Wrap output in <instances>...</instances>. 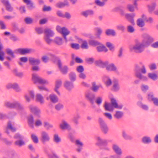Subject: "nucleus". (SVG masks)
I'll return each instance as SVG.
<instances>
[{
	"label": "nucleus",
	"mask_w": 158,
	"mask_h": 158,
	"mask_svg": "<svg viewBox=\"0 0 158 158\" xmlns=\"http://www.w3.org/2000/svg\"><path fill=\"white\" fill-rule=\"evenodd\" d=\"M144 41H136L134 44L131 45L129 49L131 51L140 53L143 52L146 47Z\"/></svg>",
	"instance_id": "f257e3e1"
},
{
	"label": "nucleus",
	"mask_w": 158,
	"mask_h": 158,
	"mask_svg": "<svg viewBox=\"0 0 158 158\" xmlns=\"http://www.w3.org/2000/svg\"><path fill=\"white\" fill-rule=\"evenodd\" d=\"M110 102L109 103V111H113L115 109H121L123 105L122 103H118L116 99L113 98H110Z\"/></svg>",
	"instance_id": "f03ea898"
},
{
	"label": "nucleus",
	"mask_w": 158,
	"mask_h": 158,
	"mask_svg": "<svg viewBox=\"0 0 158 158\" xmlns=\"http://www.w3.org/2000/svg\"><path fill=\"white\" fill-rule=\"evenodd\" d=\"M54 33L51 29L47 28L45 31V36L44 39L45 41L48 44L52 42L53 40L50 38V37L53 36Z\"/></svg>",
	"instance_id": "7ed1b4c3"
},
{
	"label": "nucleus",
	"mask_w": 158,
	"mask_h": 158,
	"mask_svg": "<svg viewBox=\"0 0 158 158\" xmlns=\"http://www.w3.org/2000/svg\"><path fill=\"white\" fill-rule=\"evenodd\" d=\"M56 30L57 31L62 34L64 36L66 42H67L66 36L70 33V31L65 27H62L59 26H57L56 27Z\"/></svg>",
	"instance_id": "20e7f679"
},
{
	"label": "nucleus",
	"mask_w": 158,
	"mask_h": 158,
	"mask_svg": "<svg viewBox=\"0 0 158 158\" xmlns=\"http://www.w3.org/2000/svg\"><path fill=\"white\" fill-rule=\"evenodd\" d=\"M75 39L81 44V48L84 49H87L88 48V45L86 40L82 39L77 36H75Z\"/></svg>",
	"instance_id": "39448f33"
},
{
	"label": "nucleus",
	"mask_w": 158,
	"mask_h": 158,
	"mask_svg": "<svg viewBox=\"0 0 158 158\" xmlns=\"http://www.w3.org/2000/svg\"><path fill=\"white\" fill-rule=\"evenodd\" d=\"M59 127L60 129L63 130H67L69 131L72 129L70 125L64 119L61 120L59 124Z\"/></svg>",
	"instance_id": "423d86ee"
},
{
	"label": "nucleus",
	"mask_w": 158,
	"mask_h": 158,
	"mask_svg": "<svg viewBox=\"0 0 158 158\" xmlns=\"http://www.w3.org/2000/svg\"><path fill=\"white\" fill-rule=\"evenodd\" d=\"M147 18L145 15H142L140 18H138L136 21L137 25L140 27H143L145 25L144 21L146 20Z\"/></svg>",
	"instance_id": "0eeeda50"
},
{
	"label": "nucleus",
	"mask_w": 158,
	"mask_h": 158,
	"mask_svg": "<svg viewBox=\"0 0 158 158\" xmlns=\"http://www.w3.org/2000/svg\"><path fill=\"white\" fill-rule=\"evenodd\" d=\"M5 104L8 107H15L19 111L22 110L23 108V106L17 102L11 103L8 102H6Z\"/></svg>",
	"instance_id": "6e6552de"
},
{
	"label": "nucleus",
	"mask_w": 158,
	"mask_h": 158,
	"mask_svg": "<svg viewBox=\"0 0 158 158\" xmlns=\"http://www.w3.org/2000/svg\"><path fill=\"white\" fill-rule=\"evenodd\" d=\"M143 37L144 39L143 41H145L146 47L149 45L154 41L153 38L148 34H144Z\"/></svg>",
	"instance_id": "1a4fd4ad"
},
{
	"label": "nucleus",
	"mask_w": 158,
	"mask_h": 158,
	"mask_svg": "<svg viewBox=\"0 0 158 158\" xmlns=\"http://www.w3.org/2000/svg\"><path fill=\"white\" fill-rule=\"evenodd\" d=\"M29 108L31 111L34 113L36 118H38L40 117V111L39 108L32 106H30Z\"/></svg>",
	"instance_id": "9d476101"
},
{
	"label": "nucleus",
	"mask_w": 158,
	"mask_h": 158,
	"mask_svg": "<svg viewBox=\"0 0 158 158\" xmlns=\"http://www.w3.org/2000/svg\"><path fill=\"white\" fill-rule=\"evenodd\" d=\"M31 50L27 48H20L15 50V52L16 54L25 55L30 53Z\"/></svg>",
	"instance_id": "9b49d317"
},
{
	"label": "nucleus",
	"mask_w": 158,
	"mask_h": 158,
	"mask_svg": "<svg viewBox=\"0 0 158 158\" xmlns=\"http://www.w3.org/2000/svg\"><path fill=\"white\" fill-rule=\"evenodd\" d=\"M15 124L14 122L9 121L8 122L7 127L6 128L5 132L8 133V129H10L11 131H16V129L15 127Z\"/></svg>",
	"instance_id": "f8f14e48"
},
{
	"label": "nucleus",
	"mask_w": 158,
	"mask_h": 158,
	"mask_svg": "<svg viewBox=\"0 0 158 158\" xmlns=\"http://www.w3.org/2000/svg\"><path fill=\"white\" fill-rule=\"evenodd\" d=\"M58 65L60 70L62 73L65 74L67 73L69 69L67 66L65 65L62 66L61 63L59 60L58 61Z\"/></svg>",
	"instance_id": "ddd939ff"
},
{
	"label": "nucleus",
	"mask_w": 158,
	"mask_h": 158,
	"mask_svg": "<svg viewBox=\"0 0 158 158\" xmlns=\"http://www.w3.org/2000/svg\"><path fill=\"white\" fill-rule=\"evenodd\" d=\"M34 92L33 90H30L28 91V93L25 94V98L26 101L29 102L31 98H34Z\"/></svg>",
	"instance_id": "4468645a"
},
{
	"label": "nucleus",
	"mask_w": 158,
	"mask_h": 158,
	"mask_svg": "<svg viewBox=\"0 0 158 158\" xmlns=\"http://www.w3.org/2000/svg\"><path fill=\"white\" fill-rule=\"evenodd\" d=\"M6 52L7 54L9 55L6 57L8 60H11L15 58V56L14 52L10 48H7L6 50Z\"/></svg>",
	"instance_id": "2eb2a0df"
},
{
	"label": "nucleus",
	"mask_w": 158,
	"mask_h": 158,
	"mask_svg": "<svg viewBox=\"0 0 158 158\" xmlns=\"http://www.w3.org/2000/svg\"><path fill=\"white\" fill-rule=\"evenodd\" d=\"M62 83V81L60 80H57L55 82L54 90L58 95H60L59 89Z\"/></svg>",
	"instance_id": "dca6fc26"
},
{
	"label": "nucleus",
	"mask_w": 158,
	"mask_h": 158,
	"mask_svg": "<svg viewBox=\"0 0 158 158\" xmlns=\"http://www.w3.org/2000/svg\"><path fill=\"white\" fill-rule=\"evenodd\" d=\"M46 99L48 100H50L53 103H56L58 101V99L57 96L54 94H51L49 96L46 97Z\"/></svg>",
	"instance_id": "f3484780"
},
{
	"label": "nucleus",
	"mask_w": 158,
	"mask_h": 158,
	"mask_svg": "<svg viewBox=\"0 0 158 158\" xmlns=\"http://www.w3.org/2000/svg\"><path fill=\"white\" fill-rule=\"evenodd\" d=\"M120 89V87L118 81H114L113 83V85L111 88V90L113 92H118Z\"/></svg>",
	"instance_id": "a211bd4d"
},
{
	"label": "nucleus",
	"mask_w": 158,
	"mask_h": 158,
	"mask_svg": "<svg viewBox=\"0 0 158 158\" xmlns=\"http://www.w3.org/2000/svg\"><path fill=\"white\" fill-rule=\"evenodd\" d=\"M135 75L140 80H147V78L142 75L141 73L139 71L138 66H136L135 69Z\"/></svg>",
	"instance_id": "6ab92c4d"
},
{
	"label": "nucleus",
	"mask_w": 158,
	"mask_h": 158,
	"mask_svg": "<svg viewBox=\"0 0 158 158\" xmlns=\"http://www.w3.org/2000/svg\"><path fill=\"white\" fill-rule=\"evenodd\" d=\"M135 14L133 13L132 14H126L125 15V17L133 25L135 24L133 18L135 17Z\"/></svg>",
	"instance_id": "aec40b11"
},
{
	"label": "nucleus",
	"mask_w": 158,
	"mask_h": 158,
	"mask_svg": "<svg viewBox=\"0 0 158 158\" xmlns=\"http://www.w3.org/2000/svg\"><path fill=\"white\" fill-rule=\"evenodd\" d=\"M107 143L105 140H102V139H98L96 144L100 148H104L107 145Z\"/></svg>",
	"instance_id": "412c9836"
},
{
	"label": "nucleus",
	"mask_w": 158,
	"mask_h": 158,
	"mask_svg": "<svg viewBox=\"0 0 158 158\" xmlns=\"http://www.w3.org/2000/svg\"><path fill=\"white\" fill-rule=\"evenodd\" d=\"M148 98L149 100L152 101L155 105L158 106V98L154 97L152 94H148Z\"/></svg>",
	"instance_id": "4be33fe9"
},
{
	"label": "nucleus",
	"mask_w": 158,
	"mask_h": 158,
	"mask_svg": "<svg viewBox=\"0 0 158 158\" xmlns=\"http://www.w3.org/2000/svg\"><path fill=\"white\" fill-rule=\"evenodd\" d=\"M36 101L41 104L44 103L45 100L43 96L40 94H37L36 95Z\"/></svg>",
	"instance_id": "5701e85b"
},
{
	"label": "nucleus",
	"mask_w": 158,
	"mask_h": 158,
	"mask_svg": "<svg viewBox=\"0 0 158 158\" xmlns=\"http://www.w3.org/2000/svg\"><path fill=\"white\" fill-rule=\"evenodd\" d=\"M112 148L116 154L119 155L122 154L121 149L117 145L115 144H113L112 146Z\"/></svg>",
	"instance_id": "b1692460"
},
{
	"label": "nucleus",
	"mask_w": 158,
	"mask_h": 158,
	"mask_svg": "<svg viewBox=\"0 0 158 158\" xmlns=\"http://www.w3.org/2000/svg\"><path fill=\"white\" fill-rule=\"evenodd\" d=\"M28 60L30 63L32 65L39 64L40 61L39 59H35L32 57H29Z\"/></svg>",
	"instance_id": "393cba45"
},
{
	"label": "nucleus",
	"mask_w": 158,
	"mask_h": 158,
	"mask_svg": "<svg viewBox=\"0 0 158 158\" xmlns=\"http://www.w3.org/2000/svg\"><path fill=\"white\" fill-rule=\"evenodd\" d=\"M97 49L98 52H107L108 51V49L103 44L99 43V44L97 47Z\"/></svg>",
	"instance_id": "a878e982"
},
{
	"label": "nucleus",
	"mask_w": 158,
	"mask_h": 158,
	"mask_svg": "<svg viewBox=\"0 0 158 158\" xmlns=\"http://www.w3.org/2000/svg\"><path fill=\"white\" fill-rule=\"evenodd\" d=\"M148 77L153 81H156L158 78V76L156 74L154 73H149L148 74Z\"/></svg>",
	"instance_id": "bb28decb"
},
{
	"label": "nucleus",
	"mask_w": 158,
	"mask_h": 158,
	"mask_svg": "<svg viewBox=\"0 0 158 158\" xmlns=\"http://www.w3.org/2000/svg\"><path fill=\"white\" fill-rule=\"evenodd\" d=\"M64 87L69 90L71 89L73 87V84L68 81H66L64 82Z\"/></svg>",
	"instance_id": "cd10ccee"
},
{
	"label": "nucleus",
	"mask_w": 158,
	"mask_h": 158,
	"mask_svg": "<svg viewBox=\"0 0 158 158\" xmlns=\"http://www.w3.org/2000/svg\"><path fill=\"white\" fill-rule=\"evenodd\" d=\"M40 77L37 74H33L32 75V80L35 83H38Z\"/></svg>",
	"instance_id": "c85d7f7f"
},
{
	"label": "nucleus",
	"mask_w": 158,
	"mask_h": 158,
	"mask_svg": "<svg viewBox=\"0 0 158 158\" xmlns=\"http://www.w3.org/2000/svg\"><path fill=\"white\" fill-rule=\"evenodd\" d=\"M93 11L91 10H87L82 11L81 14L83 16L87 17L89 15H91L93 14Z\"/></svg>",
	"instance_id": "c756f323"
},
{
	"label": "nucleus",
	"mask_w": 158,
	"mask_h": 158,
	"mask_svg": "<svg viewBox=\"0 0 158 158\" xmlns=\"http://www.w3.org/2000/svg\"><path fill=\"white\" fill-rule=\"evenodd\" d=\"M28 60V59L26 57H22L19 58V64L20 65L23 64V63H26Z\"/></svg>",
	"instance_id": "7c9ffc66"
},
{
	"label": "nucleus",
	"mask_w": 158,
	"mask_h": 158,
	"mask_svg": "<svg viewBox=\"0 0 158 158\" xmlns=\"http://www.w3.org/2000/svg\"><path fill=\"white\" fill-rule=\"evenodd\" d=\"M137 105L144 110H147L148 109V107L147 105L142 104L140 101H138L137 102Z\"/></svg>",
	"instance_id": "2f4dec72"
},
{
	"label": "nucleus",
	"mask_w": 158,
	"mask_h": 158,
	"mask_svg": "<svg viewBox=\"0 0 158 158\" xmlns=\"http://www.w3.org/2000/svg\"><path fill=\"white\" fill-rule=\"evenodd\" d=\"M95 35L97 38H100V35L102 33V30L99 28H95Z\"/></svg>",
	"instance_id": "473e14b6"
},
{
	"label": "nucleus",
	"mask_w": 158,
	"mask_h": 158,
	"mask_svg": "<svg viewBox=\"0 0 158 158\" xmlns=\"http://www.w3.org/2000/svg\"><path fill=\"white\" fill-rule=\"evenodd\" d=\"M2 2L5 5L8 10L10 11L12 10V8L7 0H2Z\"/></svg>",
	"instance_id": "72a5a7b5"
},
{
	"label": "nucleus",
	"mask_w": 158,
	"mask_h": 158,
	"mask_svg": "<svg viewBox=\"0 0 158 158\" xmlns=\"http://www.w3.org/2000/svg\"><path fill=\"white\" fill-rule=\"evenodd\" d=\"M109 71L117 72H118V69L114 64L111 63L109 64Z\"/></svg>",
	"instance_id": "f704fd0d"
},
{
	"label": "nucleus",
	"mask_w": 158,
	"mask_h": 158,
	"mask_svg": "<svg viewBox=\"0 0 158 158\" xmlns=\"http://www.w3.org/2000/svg\"><path fill=\"white\" fill-rule=\"evenodd\" d=\"M69 76L70 80L72 81H74L76 79V74L74 72H70L69 74Z\"/></svg>",
	"instance_id": "c9c22d12"
},
{
	"label": "nucleus",
	"mask_w": 158,
	"mask_h": 158,
	"mask_svg": "<svg viewBox=\"0 0 158 158\" xmlns=\"http://www.w3.org/2000/svg\"><path fill=\"white\" fill-rule=\"evenodd\" d=\"M123 113L121 111H117L114 114L115 117L117 119H120L123 117Z\"/></svg>",
	"instance_id": "e433bc0d"
},
{
	"label": "nucleus",
	"mask_w": 158,
	"mask_h": 158,
	"mask_svg": "<svg viewBox=\"0 0 158 158\" xmlns=\"http://www.w3.org/2000/svg\"><path fill=\"white\" fill-rule=\"evenodd\" d=\"M55 42L58 45H61L63 43L62 38L58 37H56L54 40Z\"/></svg>",
	"instance_id": "4c0bfd02"
},
{
	"label": "nucleus",
	"mask_w": 158,
	"mask_h": 158,
	"mask_svg": "<svg viewBox=\"0 0 158 158\" xmlns=\"http://www.w3.org/2000/svg\"><path fill=\"white\" fill-rule=\"evenodd\" d=\"M85 97L88 100L92 101L94 98V95L90 93L87 92L85 94Z\"/></svg>",
	"instance_id": "58836bf2"
},
{
	"label": "nucleus",
	"mask_w": 158,
	"mask_h": 158,
	"mask_svg": "<svg viewBox=\"0 0 158 158\" xmlns=\"http://www.w3.org/2000/svg\"><path fill=\"white\" fill-rule=\"evenodd\" d=\"M25 144V142L22 140H18L15 142V144L19 147H21Z\"/></svg>",
	"instance_id": "ea45409f"
},
{
	"label": "nucleus",
	"mask_w": 158,
	"mask_h": 158,
	"mask_svg": "<svg viewBox=\"0 0 158 158\" xmlns=\"http://www.w3.org/2000/svg\"><path fill=\"white\" fill-rule=\"evenodd\" d=\"M38 83L43 85H47L48 84L49 82L47 80L40 77Z\"/></svg>",
	"instance_id": "a19ab883"
},
{
	"label": "nucleus",
	"mask_w": 158,
	"mask_h": 158,
	"mask_svg": "<svg viewBox=\"0 0 158 158\" xmlns=\"http://www.w3.org/2000/svg\"><path fill=\"white\" fill-rule=\"evenodd\" d=\"M89 45L92 46H98L100 43L99 42L97 41L93 40H90L89 41Z\"/></svg>",
	"instance_id": "79ce46f5"
},
{
	"label": "nucleus",
	"mask_w": 158,
	"mask_h": 158,
	"mask_svg": "<svg viewBox=\"0 0 158 158\" xmlns=\"http://www.w3.org/2000/svg\"><path fill=\"white\" fill-rule=\"evenodd\" d=\"M28 123L31 127H33L34 126V119L32 116H30L28 118Z\"/></svg>",
	"instance_id": "37998d69"
},
{
	"label": "nucleus",
	"mask_w": 158,
	"mask_h": 158,
	"mask_svg": "<svg viewBox=\"0 0 158 158\" xmlns=\"http://www.w3.org/2000/svg\"><path fill=\"white\" fill-rule=\"evenodd\" d=\"M23 1L28 5V7L30 9H31L32 7H34L33 4L30 0H23Z\"/></svg>",
	"instance_id": "c03bdc74"
},
{
	"label": "nucleus",
	"mask_w": 158,
	"mask_h": 158,
	"mask_svg": "<svg viewBox=\"0 0 158 158\" xmlns=\"http://www.w3.org/2000/svg\"><path fill=\"white\" fill-rule=\"evenodd\" d=\"M41 136L43 138H48L50 137L48 133L45 131L42 132Z\"/></svg>",
	"instance_id": "a18cd8bd"
},
{
	"label": "nucleus",
	"mask_w": 158,
	"mask_h": 158,
	"mask_svg": "<svg viewBox=\"0 0 158 158\" xmlns=\"http://www.w3.org/2000/svg\"><path fill=\"white\" fill-rule=\"evenodd\" d=\"M44 126L47 129H49L53 127V126L47 122H45L44 123Z\"/></svg>",
	"instance_id": "49530a36"
},
{
	"label": "nucleus",
	"mask_w": 158,
	"mask_h": 158,
	"mask_svg": "<svg viewBox=\"0 0 158 158\" xmlns=\"http://www.w3.org/2000/svg\"><path fill=\"white\" fill-rule=\"evenodd\" d=\"M156 6V4L155 3H153L149 5L148 6V8L149 11L150 12L154 10Z\"/></svg>",
	"instance_id": "de8ad7c7"
},
{
	"label": "nucleus",
	"mask_w": 158,
	"mask_h": 158,
	"mask_svg": "<svg viewBox=\"0 0 158 158\" xmlns=\"http://www.w3.org/2000/svg\"><path fill=\"white\" fill-rule=\"evenodd\" d=\"M71 47L73 48L76 49H79L80 48V45L77 43H72L71 44Z\"/></svg>",
	"instance_id": "09e8293b"
},
{
	"label": "nucleus",
	"mask_w": 158,
	"mask_h": 158,
	"mask_svg": "<svg viewBox=\"0 0 158 158\" xmlns=\"http://www.w3.org/2000/svg\"><path fill=\"white\" fill-rule=\"evenodd\" d=\"M77 72L79 73H82L84 71V69L83 66L82 65L78 66L76 69Z\"/></svg>",
	"instance_id": "8fccbe9b"
},
{
	"label": "nucleus",
	"mask_w": 158,
	"mask_h": 158,
	"mask_svg": "<svg viewBox=\"0 0 158 158\" xmlns=\"http://www.w3.org/2000/svg\"><path fill=\"white\" fill-rule=\"evenodd\" d=\"M95 3L98 5L100 6H102L105 5L104 2H101L99 0H96L95 1Z\"/></svg>",
	"instance_id": "3c124183"
},
{
	"label": "nucleus",
	"mask_w": 158,
	"mask_h": 158,
	"mask_svg": "<svg viewBox=\"0 0 158 158\" xmlns=\"http://www.w3.org/2000/svg\"><path fill=\"white\" fill-rule=\"evenodd\" d=\"M141 89L143 92H145L148 89L149 87L147 85H142L141 86Z\"/></svg>",
	"instance_id": "603ef678"
},
{
	"label": "nucleus",
	"mask_w": 158,
	"mask_h": 158,
	"mask_svg": "<svg viewBox=\"0 0 158 158\" xmlns=\"http://www.w3.org/2000/svg\"><path fill=\"white\" fill-rule=\"evenodd\" d=\"M103 80L106 85L108 86L109 85V78L107 76H104Z\"/></svg>",
	"instance_id": "864d4df0"
},
{
	"label": "nucleus",
	"mask_w": 158,
	"mask_h": 158,
	"mask_svg": "<svg viewBox=\"0 0 158 158\" xmlns=\"http://www.w3.org/2000/svg\"><path fill=\"white\" fill-rule=\"evenodd\" d=\"M87 63L89 64H92L94 61V59L92 57L87 58L85 59Z\"/></svg>",
	"instance_id": "5fc2aeb1"
},
{
	"label": "nucleus",
	"mask_w": 158,
	"mask_h": 158,
	"mask_svg": "<svg viewBox=\"0 0 158 158\" xmlns=\"http://www.w3.org/2000/svg\"><path fill=\"white\" fill-rule=\"evenodd\" d=\"M2 141L7 145H10L11 144L12 141L8 140V139H2Z\"/></svg>",
	"instance_id": "6e6d98bb"
},
{
	"label": "nucleus",
	"mask_w": 158,
	"mask_h": 158,
	"mask_svg": "<svg viewBox=\"0 0 158 158\" xmlns=\"http://www.w3.org/2000/svg\"><path fill=\"white\" fill-rule=\"evenodd\" d=\"M99 86L97 85L95 83H92V89L94 91H97L98 89Z\"/></svg>",
	"instance_id": "4d7b16f0"
},
{
	"label": "nucleus",
	"mask_w": 158,
	"mask_h": 158,
	"mask_svg": "<svg viewBox=\"0 0 158 158\" xmlns=\"http://www.w3.org/2000/svg\"><path fill=\"white\" fill-rule=\"evenodd\" d=\"M149 68L151 70H154L156 69V65L155 64L152 63L149 65Z\"/></svg>",
	"instance_id": "13d9d810"
},
{
	"label": "nucleus",
	"mask_w": 158,
	"mask_h": 158,
	"mask_svg": "<svg viewBox=\"0 0 158 158\" xmlns=\"http://www.w3.org/2000/svg\"><path fill=\"white\" fill-rule=\"evenodd\" d=\"M103 107L105 110H109V102L108 101L105 102L103 104Z\"/></svg>",
	"instance_id": "bf43d9fd"
},
{
	"label": "nucleus",
	"mask_w": 158,
	"mask_h": 158,
	"mask_svg": "<svg viewBox=\"0 0 158 158\" xmlns=\"http://www.w3.org/2000/svg\"><path fill=\"white\" fill-rule=\"evenodd\" d=\"M108 61H106L105 62H103L102 63V66L101 67L102 68H106L107 70H108L109 68L108 67Z\"/></svg>",
	"instance_id": "052dcab7"
},
{
	"label": "nucleus",
	"mask_w": 158,
	"mask_h": 158,
	"mask_svg": "<svg viewBox=\"0 0 158 158\" xmlns=\"http://www.w3.org/2000/svg\"><path fill=\"white\" fill-rule=\"evenodd\" d=\"M42 124V121L40 119L36 120L35 122V125L36 127H39L41 126Z\"/></svg>",
	"instance_id": "680f3d73"
},
{
	"label": "nucleus",
	"mask_w": 158,
	"mask_h": 158,
	"mask_svg": "<svg viewBox=\"0 0 158 158\" xmlns=\"http://www.w3.org/2000/svg\"><path fill=\"white\" fill-rule=\"evenodd\" d=\"M103 62L100 60H98L95 61V64L96 65L101 67L102 66V63H103Z\"/></svg>",
	"instance_id": "e2e57ef3"
},
{
	"label": "nucleus",
	"mask_w": 158,
	"mask_h": 158,
	"mask_svg": "<svg viewBox=\"0 0 158 158\" xmlns=\"http://www.w3.org/2000/svg\"><path fill=\"white\" fill-rule=\"evenodd\" d=\"M101 128L102 130L105 132L107 131V127L105 124H103L102 125Z\"/></svg>",
	"instance_id": "0e129e2a"
},
{
	"label": "nucleus",
	"mask_w": 158,
	"mask_h": 158,
	"mask_svg": "<svg viewBox=\"0 0 158 158\" xmlns=\"http://www.w3.org/2000/svg\"><path fill=\"white\" fill-rule=\"evenodd\" d=\"M141 141L144 144L149 143L152 141L151 139H142Z\"/></svg>",
	"instance_id": "69168bd1"
},
{
	"label": "nucleus",
	"mask_w": 158,
	"mask_h": 158,
	"mask_svg": "<svg viewBox=\"0 0 158 158\" xmlns=\"http://www.w3.org/2000/svg\"><path fill=\"white\" fill-rule=\"evenodd\" d=\"M63 108V105L60 103L56 104L55 106V108L57 110H60Z\"/></svg>",
	"instance_id": "338daca9"
},
{
	"label": "nucleus",
	"mask_w": 158,
	"mask_h": 158,
	"mask_svg": "<svg viewBox=\"0 0 158 158\" xmlns=\"http://www.w3.org/2000/svg\"><path fill=\"white\" fill-rule=\"evenodd\" d=\"M115 50V46L114 45L111 44L109 43V51L111 52H113Z\"/></svg>",
	"instance_id": "774afa93"
}]
</instances>
